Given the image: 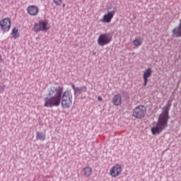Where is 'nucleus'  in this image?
<instances>
[{"instance_id":"nucleus-1","label":"nucleus","mask_w":181,"mask_h":181,"mask_svg":"<svg viewBox=\"0 0 181 181\" xmlns=\"http://www.w3.org/2000/svg\"><path fill=\"white\" fill-rule=\"evenodd\" d=\"M64 91L63 86L57 84L51 86L47 90L44 106L52 108L59 107L62 104V108H70L73 105V93L69 90Z\"/></svg>"},{"instance_id":"nucleus-2","label":"nucleus","mask_w":181,"mask_h":181,"mask_svg":"<svg viewBox=\"0 0 181 181\" xmlns=\"http://www.w3.org/2000/svg\"><path fill=\"white\" fill-rule=\"evenodd\" d=\"M172 102L168 101L167 105L163 107V112L158 116V119L156 125L151 127L152 135H159L162 131L168 128V122H169V110Z\"/></svg>"},{"instance_id":"nucleus-3","label":"nucleus","mask_w":181,"mask_h":181,"mask_svg":"<svg viewBox=\"0 0 181 181\" xmlns=\"http://www.w3.org/2000/svg\"><path fill=\"white\" fill-rule=\"evenodd\" d=\"M50 29V25L47 21H40L39 23L35 24L33 30L36 33L39 32H47Z\"/></svg>"},{"instance_id":"nucleus-4","label":"nucleus","mask_w":181,"mask_h":181,"mask_svg":"<svg viewBox=\"0 0 181 181\" xmlns=\"http://www.w3.org/2000/svg\"><path fill=\"white\" fill-rule=\"evenodd\" d=\"M112 42V35L108 33L100 34L98 38V45L99 46H105Z\"/></svg>"},{"instance_id":"nucleus-5","label":"nucleus","mask_w":181,"mask_h":181,"mask_svg":"<svg viewBox=\"0 0 181 181\" xmlns=\"http://www.w3.org/2000/svg\"><path fill=\"white\" fill-rule=\"evenodd\" d=\"M146 115V107L145 106L140 105L136 107L133 111V117L137 119H141Z\"/></svg>"},{"instance_id":"nucleus-6","label":"nucleus","mask_w":181,"mask_h":181,"mask_svg":"<svg viewBox=\"0 0 181 181\" xmlns=\"http://www.w3.org/2000/svg\"><path fill=\"white\" fill-rule=\"evenodd\" d=\"M11 25L12 21L9 18H5L0 21V29L3 33H6V32H9Z\"/></svg>"},{"instance_id":"nucleus-7","label":"nucleus","mask_w":181,"mask_h":181,"mask_svg":"<svg viewBox=\"0 0 181 181\" xmlns=\"http://www.w3.org/2000/svg\"><path fill=\"white\" fill-rule=\"evenodd\" d=\"M122 173V166L119 164H116L110 170V175L112 177H118Z\"/></svg>"},{"instance_id":"nucleus-8","label":"nucleus","mask_w":181,"mask_h":181,"mask_svg":"<svg viewBox=\"0 0 181 181\" xmlns=\"http://www.w3.org/2000/svg\"><path fill=\"white\" fill-rule=\"evenodd\" d=\"M114 15H115V11H108L107 13L105 14L102 19H100V22H102V23H110L114 18Z\"/></svg>"},{"instance_id":"nucleus-9","label":"nucleus","mask_w":181,"mask_h":181,"mask_svg":"<svg viewBox=\"0 0 181 181\" xmlns=\"http://www.w3.org/2000/svg\"><path fill=\"white\" fill-rule=\"evenodd\" d=\"M152 76V69L148 68L146 71L143 72V79H144V83L143 86L144 87H146L148 86V81L149 77Z\"/></svg>"},{"instance_id":"nucleus-10","label":"nucleus","mask_w":181,"mask_h":181,"mask_svg":"<svg viewBox=\"0 0 181 181\" xmlns=\"http://www.w3.org/2000/svg\"><path fill=\"white\" fill-rule=\"evenodd\" d=\"M27 12L30 16H37L39 14V7L37 6L31 5L27 8Z\"/></svg>"},{"instance_id":"nucleus-11","label":"nucleus","mask_w":181,"mask_h":181,"mask_svg":"<svg viewBox=\"0 0 181 181\" xmlns=\"http://www.w3.org/2000/svg\"><path fill=\"white\" fill-rule=\"evenodd\" d=\"M112 104H114V105H116L117 107L122 104V98L119 94L115 95L112 98Z\"/></svg>"},{"instance_id":"nucleus-12","label":"nucleus","mask_w":181,"mask_h":181,"mask_svg":"<svg viewBox=\"0 0 181 181\" xmlns=\"http://www.w3.org/2000/svg\"><path fill=\"white\" fill-rule=\"evenodd\" d=\"M83 176L85 177H90L93 175V169L90 167H85L83 169Z\"/></svg>"},{"instance_id":"nucleus-13","label":"nucleus","mask_w":181,"mask_h":181,"mask_svg":"<svg viewBox=\"0 0 181 181\" xmlns=\"http://www.w3.org/2000/svg\"><path fill=\"white\" fill-rule=\"evenodd\" d=\"M36 138L38 141H45L46 139V133L43 132H36Z\"/></svg>"},{"instance_id":"nucleus-14","label":"nucleus","mask_w":181,"mask_h":181,"mask_svg":"<svg viewBox=\"0 0 181 181\" xmlns=\"http://www.w3.org/2000/svg\"><path fill=\"white\" fill-rule=\"evenodd\" d=\"M142 42H144V40H142V38L141 37L136 38L135 40H133V45L136 47H139V46H141V45H142Z\"/></svg>"},{"instance_id":"nucleus-15","label":"nucleus","mask_w":181,"mask_h":181,"mask_svg":"<svg viewBox=\"0 0 181 181\" xmlns=\"http://www.w3.org/2000/svg\"><path fill=\"white\" fill-rule=\"evenodd\" d=\"M18 28H14L12 30V35L14 39H17V37H19V33Z\"/></svg>"},{"instance_id":"nucleus-16","label":"nucleus","mask_w":181,"mask_h":181,"mask_svg":"<svg viewBox=\"0 0 181 181\" xmlns=\"http://www.w3.org/2000/svg\"><path fill=\"white\" fill-rule=\"evenodd\" d=\"M76 91L78 93V94H81V93L87 91V87L82 86L81 88H76Z\"/></svg>"},{"instance_id":"nucleus-17","label":"nucleus","mask_w":181,"mask_h":181,"mask_svg":"<svg viewBox=\"0 0 181 181\" xmlns=\"http://www.w3.org/2000/svg\"><path fill=\"white\" fill-rule=\"evenodd\" d=\"M53 2L58 6H60V5H62V0H53Z\"/></svg>"},{"instance_id":"nucleus-18","label":"nucleus","mask_w":181,"mask_h":181,"mask_svg":"<svg viewBox=\"0 0 181 181\" xmlns=\"http://www.w3.org/2000/svg\"><path fill=\"white\" fill-rule=\"evenodd\" d=\"M98 101H103V98L101 96L98 97Z\"/></svg>"}]
</instances>
